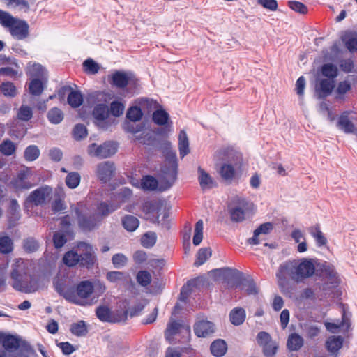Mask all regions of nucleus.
<instances>
[{
  "label": "nucleus",
  "mask_w": 357,
  "mask_h": 357,
  "mask_svg": "<svg viewBox=\"0 0 357 357\" xmlns=\"http://www.w3.org/2000/svg\"><path fill=\"white\" fill-rule=\"evenodd\" d=\"M162 151L165 158V165L161 169L162 178L158 182L153 176H144L142 180V187L144 190H155L158 187L160 191H165L169 189L176 179L177 159L175 152L172 150L169 142L162 144Z\"/></svg>",
  "instance_id": "f257e3e1"
},
{
  "label": "nucleus",
  "mask_w": 357,
  "mask_h": 357,
  "mask_svg": "<svg viewBox=\"0 0 357 357\" xmlns=\"http://www.w3.org/2000/svg\"><path fill=\"white\" fill-rule=\"evenodd\" d=\"M118 208L119 204H107L105 202H100L90 209L83 202L70 206L72 213L76 215L79 227L86 231L96 229L106 216Z\"/></svg>",
  "instance_id": "f03ea898"
},
{
  "label": "nucleus",
  "mask_w": 357,
  "mask_h": 357,
  "mask_svg": "<svg viewBox=\"0 0 357 357\" xmlns=\"http://www.w3.org/2000/svg\"><path fill=\"white\" fill-rule=\"evenodd\" d=\"M314 271L315 265L312 259L302 258L287 261L280 266L276 273L278 285L284 289L287 284V276L297 283L301 282L312 277Z\"/></svg>",
  "instance_id": "7ed1b4c3"
},
{
  "label": "nucleus",
  "mask_w": 357,
  "mask_h": 357,
  "mask_svg": "<svg viewBox=\"0 0 357 357\" xmlns=\"http://www.w3.org/2000/svg\"><path fill=\"white\" fill-rule=\"evenodd\" d=\"M10 285L15 290L24 293H33L40 287L38 278L30 273L29 264L22 259H15L10 271Z\"/></svg>",
  "instance_id": "20e7f679"
},
{
  "label": "nucleus",
  "mask_w": 357,
  "mask_h": 357,
  "mask_svg": "<svg viewBox=\"0 0 357 357\" xmlns=\"http://www.w3.org/2000/svg\"><path fill=\"white\" fill-rule=\"evenodd\" d=\"M106 289L105 284L100 280H83L77 284L75 291L72 289L71 295L66 296V301L81 306H91L98 302Z\"/></svg>",
  "instance_id": "39448f33"
},
{
  "label": "nucleus",
  "mask_w": 357,
  "mask_h": 357,
  "mask_svg": "<svg viewBox=\"0 0 357 357\" xmlns=\"http://www.w3.org/2000/svg\"><path fill=\"white\" fill-rule=\"evenodd\" d=\"M128 301H122L118 304V309L113 314L105 306H100L96 309V313L98 318L102 321L120 322L124 321L128 317Z\"/></svg>",
  "instance_id": "423d86ee"
},
{
  "label": "nucleus",
  "mask_w": 357,
  "mask_h": 357,
  "mask_svg": "<svg viewBox=\"0 0 357 357\" xmlns=\"http://www.w3.org/2000/svg\"><path fill=\"white\" fill-rule=\"evenodd\" d=\"M248 202L243 198L239 197H233L228 204V211L231 221L241 222L245 219V209Z\"/></svg>",
  "instance_id": "0eeeda50"
},
{
  "label": "nucleus",
  "mask_w": 357,
  "mask_h": 357,
  "mask_svg": "<svg viewBox=\"0 0 357 357\" xmlns=\"http://www.w3.org/2000/svg\"><path fill=\"white\" fill-rule=\"evenodd\" d=\"M116 145L112 142H107L101 145L93 143L88 146V153L93 157L107 158L116 152Z\"/></svg>",
  "instance_id": "6e6552de"
},
{
  "label": "nucleus",
  "mask_w": 357,
  "mask_h": 357,
  "mask_svg": "<svg viewBox=\"0 0 357 357\" xmlns=\"http://www.w3.org/2000/svg\"><path fill=\"white\" fill-rule=\"evenodd\" d=\"M92 114L96 125L103 130H107L114 122V119L109 118V109L105 104L97 105Z\"/></svg>",
  "instance_id": "1a4fd4ad"
},
{
  "label": "nucleus",
  "mask_w": 357,
  "mask_h": 357,
  "mask_svg": "<svg viewBox=\"0 0 357 357\" xmlns=\"http://www.w3.org/2000/svg\"><path fill=\"white\" fill-rule=\"evenodd\" d=\"M52 192V189L50 186L45 185L40 187L30 193L27 197L25 206L28 207L29 204L34 206H41L49 200Z\"/></svg>",
  "instance_id": "9d476101"
},
{
  "label": "nucleus",
  "mask_w": 357,
  "mask_h": 357,
  "mask_svg": "<svg viewBox=\"0 0 357 357\" xmlns=\"http://www.w3.org/2000/svg\"><path fill=\"white\" fill-rule=\"evenodd\" d=\"M76 248L79 258V265L88 268H91L96 262V256L91 245L80 242Z\"/></svg>",
  "instance_id": "9b49d317"
},
{
  "label": "nucleus",
  "mask_w": 357,
  "mask_h": 357,
  "mask_svg": "<svg viewBox=\"0 0 357 357\" xmlns=\"http://www.w3.org/2000/svg\"><path fill=\"white\" fill-rule=\"evenodd\" d=\"M31 171L29 168L25 167L20 170L17 176L13 180L12 185L17 190H26L32 187V183L29 181L31 176Z\"/></svg>",
  "instance_id": "f8f14e48"
},
{
  "label": "nucleus",
  "mask_w": 357,
  "mask_h": 357,
  "mask_svg": "<svg viewBox=\"0 0 357 357\" xmlns=\"http://www.w3.org/2000/svg\"><path fill=\"white\" fill-rule=\"evenodd\" d=\"M29 24L26 21L17 18L13 24L10 26V34L17 40L26 38L29 35Z\"/></svg>",
  "instance_id": "ddd939ff"
},
{
  "label": "nucleus",
  "mask_w": 357,
  "mask_h": 357,
  "mask_svg": "<svg viewBox=\"0 0 357 357\" xmlns=\"http://www.w3.org/2000/svg\"><path fill=\"white\" fill-rule=\"evenodd\" d=\"M335 88V81L331 79H321L315 85V93L318 98L322 99L331 94Z\"/></svg>",
  "instance_id": "4468645a"
},
{
  "label": "nucleus",
  "mask_w": 357,
  "mask_h": 357,
  "mask_svg": "<svg viewBox=\"0 0 357 357\" xmlns=\"http://www.w3.org/2000/svg\"><path fill=\"white\" fill-rule=\"evenodd\" d=\"M114 169L115 168L113 162L105 161L98 165L96 174L100 181L106 183L113 176Z\"/></svg>",
  "instance_id": "2eb2a0df"
},
{
  "label": "nucleus",
  "mask_w": 357,
  "mask_h": 357,
  "mask_svg": "<svg viewBox=\"0 0 357 357\" xmlns=\"http://www.w3.org/2000/svg\"><path fill=\"white\" fill-rule=\"evenodd\" d=\"M195 333L199 337H206L215 332V325L211 321L201 320L194 326Z\"/></svg>",
  "instance_id": "dca6fc26"
},
{
  "label": "nucleus",
  "mask_w": 357,
  "mask_h": 357,
  "mask_svg": "<svg viewBox=\"0 0 357 357\" xmlns=\"http://www.w3.org/2000/svg\"><path fill=\"white\" fill-rule=\"evenodd\" d=\"M210 274L215 280H222L228 282L229 280L234 278L240 272L230 268H224L212 271Z\"/></svg>",
  "instance_id": "f3484780"
},
{
  "label": "nucleus",
  "mask_w": 357,
  "mask_h": 357,
  "mask_svg": "<svg viewBox=\"0 0 357 357\" xmlns=\"http://www.w3.org/2000/svg\"><path fill=\"white\" fill-rule=\"evenodd\" d=\"M47 77H35L31 78L29 83V91L35 96H38L42 94L44 88L47 84Z\"/></svg>",
  "instance_id": "a211bd4d"
},
{
  "label": "nucleus",
  "mask_w": 357,
  "mask_h": 357,
  "mask_svg": "<svg viewBox=\"0 0 357 357\" xmlns=\"http://www.w3.org/2000/svg\"><path fill=\"white\" fill-rule=\"evenodd\" d=\"M354 114L348 112H344L339 119L338 126L346 132H352L354 130Z\"/></svg>",
  "instance_id": "6ab92c4d"
},
{
  "label": "nucleus",
  "mask_w": 357,
  "mask_h": 357,
  "mask_svg": "<svg viewBox=\"0 0 357 357\" xmlns=\"http://www.w3.org/2000/svg\"><path fill=\"white\" fill-rule=\"evenodd\" d=\"M132 80V75L125 72L116 71L112 75L113 84L121 89L125 88Z\"/></svg>",
  "instance_id": "aec40b11"
},
{
  "label": "nucleus",
  "mask_w": 357,
  "mask_h": 357,
  "mask_svg": "<svg viewBox=\"0 0 357 357\" xmlns=\"http://www.w3.org/2000/svg\"><path fill=\"white\" fill-rule=\"evenodd\" d=\"M204 282L203 278H197L190 280L184 285L181 291L179 300L185 302L192 291V288L197 287L200 282Z\"/></svg>",
  "instance_id": "412c9836"
},
{
  "label": "nucleus",
  "mask_w": 357,
  "mask_h": 357,
  "mask_svg": "<svg viewBox=\"0 0 357 357\" xmlns=\"http://www.w3.org/2000/svg\"><path fill=\"white\" fill-rule=\"evenodd\" d=\"M273 229V225L271 222H266L261 225L254 231L252 238L248 239V243L252 245H257L259 243L258 238L260 234H267Z\"/></svg>",
  "instance_id": "4be33fe9"
},
{
  "label": "nucleus",
  "mask_w": 357,
  "mask_h": 357,
  "mask_svg": "<svg viewBox=\"0 0 357 357\" xmlns=\"http://www.w3.org/2000/svg\"><path fill=\"white\" fill-rule=\"evenodd\" d=\"M229 319L232 324L239 326L242 324L245 319V311L242 307H236L231 311Z\"/></svg>",
  "instance_id": "5701e85b"
},
{
  "label": "nucleus",
  "mask_w": 357,
  "mask_h": 357,
  "mask_svg": "<svg viewBox=\"0 0 357 357\" xmlns=\"http://www.w3.org/2000/svg\"><path fill=\"white\" fill-rule=\"evenodd\" d=\"M343 339L341 336H331L327 340L326 346L331 354H335L341 349Z\"/></svg>",
  "instance_id": "b1692460"
},
{
  "label": "nucleus",
  "mask_w": 357,
  "mask_h": 357,
  "mask_svg": "<svg viewBox=\"0 0 357 357\" xmlns=\"http://www.w3.org/2000/svg\"><path fill=\"white\" fill-rule=\"evenodd\" d=\"M351 90V84L347 82H340L334 90V98L337 101H342L345 98L346 93Z\"/></svg>",
  "instance_id": "393cba45"
},
{
  "label": "nucleus",
  "mask_w": 357,
  "mask_h": 357,
  "mask_svg": "<svg viewBox=\"0 0 357 357\" xmlns=\"http://www.w3.org/2000/svg\"><path fill=\"white\" fill-rule=\"evenodd\" d=\"M199 181L202 189L211 188L215 186V183L210 175L201 167L198 168Z\"/></svg>",
  "instance_id": "a878e982"
},
{
  "label": "nucleus",
  "mask_w": 357,
  "mask_h": 357,
  "mask_svg": "<svg viewBox=\"0 0 357 357\" xmlns=\"http://www.w3.org/2000/svg\"><path fill=\"white\" fill-rule=\"evenodd\" d=\"M219 174L225 181L231 183L236 175V171L232 165L224 164L222 165Z\"/></svg>",
  "instance_id": "bb28decb"
},
{
  "label": "nucleus",
  "mask_w": 357,
  "mask_h": 357,
  "mask_svg": "<svg viewBox=\"0 0 357 357\" xmlns=\"http://www.w3.org/2000/svg\"><path fill=\"white\" fill-rule=\"evenodd\" d=\"M303 345V339L296 333L291 334L287 340V346L291 351H298Z\"/></svg>",
  "instance_id": "cd10ccee"
},
{
  "label": "nucleus",
  "mask_w": 357,
  "mask_h": 357,
  "mask_svg": "<svg viewBox=\"0 0 357 357\" xmlns=\"http://www.w3.org/2000/svg\"><path fill=\"white\" fill-rule=\"evenodd\" d=\"M178 149L181 156L183 158L190 152L189 141L184 130H181L178 135Z\"/></svg>",
  "instance_id": "c85d7f7f"
},
{
  "label": "nucleus",
  "mask_w": 357,
  "mask_h": 357,
  "mask_svg": "<svg viewBox=\"0 0 357 357\" xmlns=\"http://www.w3.org/2000/svg\"><path fill=\"white\" fill-rule=\"evenodd\" d=\"M342 40L350 52L357 51V33L349 32L342 36Z\"/></svg>",
  "instance_id": "c756f323"
},
{
  "label": "nucleus",
  "mask_w": 357,
  "mask_h": 357,
  "mask_svg": "<svg viewBox=\"0 0 357 357\" xmlns=\"http://www.w3.org/2000/svg\"><path fill=\"white\" fill-rule=\"evenodd\" d=\"M0 342L6 350L15 349L19 346L18 340L13 335H5L0 333Z\"/></svg>",
  "instance_id": "7c9ffc66"
},
{
  "label": "nucleus",
  "mask_w": 357,
  "mask_h": 357,
  "mask_svg": "<svg viewBox=\"0 0 357 357\" xmlns=\"http://www.w3.org/2000/svg\"><path fill=\"white\" fill-rule=\"evenodd\" d=\"M13 250V241L8 236L3 234H0V253L8 254Z\"/></svg>",
  "instance_id": "2f4dec72"
},
{
  "label": "nucleus",
  "mask_w": 357,
  "mask_h": 357,
  "mask_svg": "<svg viewBox=\"0 0 357 357\" xmlns=\"http://www.w3.org/2000/svg\"><path fill=\"white\" fill-rule=\"evenodd\" d=\"M227 347L225 342L222 340L214 341L211 345V351L213 355L220 357L227 351Z\"/></svg>",
  "instance_id": "473e14b6"
},
{
  "label": "nucleus",
  "mask_w": 357,
  "mask_h": 357,
  "mask_svg": "<svg viewBox=\"0 0 357 357\" xmlns=\"http://www.w3.org/2000/svg\"><path fill=\"white\" fill-rule=\"evenodd\" d=\"M139 223V220L133 215H128L122 218V225L128 231H135L138 227Z\"/></svg>",
  "instance_id": "72a5a7b5"
},
{
  "label": "nucleus",
  "mask_w": 357,
  "mask_h": 357,
  "mask_svg": "<svg viewBox=\"0 0 357 357\" xmlns=\"http://www.w3.org/2000/svg\"><path fill=\"white\" fill-rule=\"evenodd\" d=\"M16 149V144L10 139L3 140L0 144V152L6 156L15 154Z\"/></svg>",
  "instance_id": "f704fd0d"
},
{
  "label": "nucleus",
  "mask_w": 357,
  "mask_h": 357,
  "mask_svg": "<svg viewBox=\"0 0 357 357\" xmlns=\"http://www.w3.org/2000/svg\"><path fill=\"white\" fill-rule=\"evenodd\" d=\"M32 117V108L26 105H22L17 112V118L21 121H28Z\"/></svg>",
  "instance_id": "c9c22d12"
},
{
  "label": "nucleus",
  "mask_w": 357,
  "mask_h": 357,
  "mask_svg": "<svg viewBox=\"0 0 357 357\" xmlns=\"http://www.w3.org/2000/svg\"><path fill=\"white\" fill-rule=\"evenodd\" d=\"M68 104L74 108L79 107L83 102V97L79 91H72L68 96Z\"/></svg>",
  "instance_id": "e433bc0d"
},
{
  "label": "nucleus",
  "mask_w": 357,
  "mask_h": 357,
  "mask_svg": "<svg viewBox=\"0 0 357 357\" xmlns=\"http://www.w3.org/2000/svg\"><path fill=\"white\" fill-rule=\"evenodd\" d=\"M322 75L327 77L326 79H333L337 75V68L332 63L324 64L321 67Z\"/></svg>",
  "instance_id": "4c0bfd02"
},
{
  "label": "nucleus",
  "mask_w": 357,
  "mask_h": 357,
  "mask_svg": "<svg viewBox=\"0 0 357 357\" xmlns=\"http://www.w3.org/2000/svg\"><path fill=\"white\" fill-rule=\"evenodd\" d=\"M80 180V174L78 172H73L68 173L65 179V183L69 188L74 189L79 185Z\"/></svg>",
  "instance_id": "58836bf2"
},
{
  "label": "nucleus",
  "mask_w": 357,
  "mask_h": 357,
  "mask_svg": "<svg viewBox=\"0 0 357 357\" xmlns=\"http://www.w3.org/2000/svg\"><path fill=\"white\" fill-rule=\"evenodd\" d=\"M212 255L210 248H204L199 250L197 255V259L195 266H199L202 265Z\"/></svg>",
  "instance_id": "ea45409f"
},
{
  "label": "nucleus",
  "mask_w": 357,
  "mask_h": 357,
  "mask_svg": "<svg viewBox=\"0 0 357 357\" xmlns=\"http://www.w3.org/2000/svg\"><path fill=\"white\" fill-rule=\"evenodd\" d=\"M162 203L158 201H147L143 205V211L148 213H158L162 209Z\"/></svg>",
  "instance_id": "a19ab883"
},
{
  "label": "nucleus",
  "mask_w": 357,
  "mask_h": 357,
  "mask_svg": "<svg viewBox=\"0 0 357 357\" xmlns=\"http://www.w3.org/2000/svg\"><path fill=\"white\" fill-rule=\"evenodd\" d=\"M65 264L68 266H74L79 264V258L77 250L75 251H68L63 258Z\"/></svg>",
  "instance_id": "79ce46f5"
},
{
  "label": "nucleus",
  "mask_w": 357,
  "mask_h": 357,
  "mask_svg": "<svg viewBox=\"0 0 357 357\" xmlns=\"http://www.w3.org/2000/svg\"><path fill=\"white\" fill-rule=\"evenodd\" d=\"M47 118L51 123L57 124L63 120V114L60 109L54 107L48 112Z\"/></svg>",
  "instance_id": "37998d69"
},
{
  "label": "nucleus",
  "mask_w": 357,
  "mask_h": 357,
  "mask_svg": "<svg viewBox=\"0 0 357 357\" xmlns=\"http://www.w3.org/2000/svg\"><path fill=\"white\" fill-rule=\"evenodd\" d=\"M40 155V150L38 146L31 145L26 147L24 153V157L27 161H33Z\"/></svg>",
  "instance_id": "c03bdc74"
},
{
  "label": "nucleus",
  "mask_w": 357,
  "mask_h": 357,
  "mask_svg": "<svg viewBox=\"0 0 357 357\" xmlns=\"http://www.w3.org/2000/svg\"><path fill=\"white\" fill-rule=\"evenodd\" d=\"M169 114L165 110L158 109L153 114V120L158 125H165L167 123Z\"/></svg>",
  "instance_id": "a18cd8bd"
},
{
  "label": "nucleus",
  "mask_w": 357,
  "mask_h": 357,
  "mask_svg": "<svg viewBox=\"0 0 357 357\" xmlns=\"http://www.w3.org/2000/svg\"><path fill=\"white\" fill-rule=\"evenodd\" d=\"M127 278V275L121 271H109L106 274V279L112 283H118L125 281Z\"/></svg>",
  "instance_id": "49530a36"
},
{
  "label": "nucleus",
  "mask_w": 357,
  "mask_h": 357,
  "mask_svg": "<svg viewBox=\"0 0 357 357\" xmlns=\"http://www.w3.org/2000/svg\"><path fill=\"white\" fill-rule=\"evenodd\" d=\"M27 73L32 77H47L45 76V70L41 65L33 64L28 67Z\"/></svg>",
  "instance_id": "de8ad7c7"
},
{
  "label": "nucleus",
  "mask_w": 357,
  "mask_h": 357,
  "mask_svg": "<svg viewBox=\"0 0 357 357\" xmlns=\"http://www.w3.org/2000/svg\"><path fill=\"white\" fill-rule=\"evenodd\" d=\"M139 107L144 112L149 113L157 107V102L148 98H142L138 101Z\"/></svg>",
  "instance_id": "09e8293b"
},
{
  "label": "nucleus",
  "mask_w": 357,
  "mask_h": 357,
  "mask_svg": "<svg viewBox=\"0 0 357 357\" xmlns=\"http://www.w3.org/2000/svg\"><path fill=\"white\" fill-rule=\"evenodd\" d=\"M17 18L12 16L9 13L0 10V24L6 28H10Z\"/></svg>",
  "instance_id": "8fccbe9b"
},
{
  "label": "nucleus",
  "mask_w": 357,
  "mask_h": 357,
  "mask_svg": "<svg viewBox=\"0 0 357 357\" xmlns=\"http://www.w3.org/2000/svg\"><path fill=\"white\" fill-rule=\"evenodd\" d=\"M143 115V112L137 106L130 107L126 114V117L131 121L135 122L139 121Z\"/></svg>",
  "instance_id": "3c124183"
},
{
  "label": "nucleus",
  "mask_w": 357,
  "mask_h": 357,
  "mask_svg": "<svg viewBox=\"0 0 357 357\" xmlns=\"http://www.w3.org/2000/svg\"><path fill=\"white\" fill-rule=\"evenodd\" d=\"M70 331L77 336H83L87 333V329L84 321H80L71 325Z\"/></svg>",
  "instance_id": "603ef678"
},
{
  "label": "nucleus",
  "mask_w": 357,
  "mask_h": 357,
  "mask_svg": "<svg viewBox=\"0 0 357 357\" xmlns=\"http://www.w3.org/2000/svg\"><path fill=\"white\" fill-rule=\"evenodd\" d=\"M203 238V222L199 220L195 225V234L193 236V244L198 245Z\"/></svg>",
  "instance_id": "864d4df0"
},
{
  "label": "nucleus",
  "mask_w": 357,
  "mask_h": 357,
  "mask_svg": "<svg viewBox=\"0 0 357 357\" xmlns=\"http://www.w3.org/2000/svg\"><path fill=\"white\" fill-rule=\"evenodd\" d=\"M1 92L6 96L14 97L17 94V89L15 85L10 82H3L0 86Z\"/></svg>",
  "instance_id": "5fc2aeb1"
},
{
  "label": "nucleus",
  "mask_w": 357,
  "mask_h": 357,
  "mask_svg": "<svg viewBox=\"0 0 357 357\" xmlns=\"http://www.w3.org/2000/svg\"><path fill=\"white\" fill-rule=\"evenodd\" d=\"M156 241L155 234L153 232H148L144 234L142 238V245L145 248H151L154 245Z\"/></svg>",
  "instance_id": "6e6d98bb"
},
{
  "label": "nucleus",
  "mask_w": 357,
  "mask_h": 357,
  "mask_svg": "<svg viewBox=\"0 0 357 357\" xmlns=\"http://www.w3.org/2000/svg\"><path fill=\"white\" fill-rule=\"evenodd\" d=\"M181 327V324L176 321L170 322L165 331V336L166 338L169 340L172 338V337L176 333H178L180 328Z\"/></svg>",
  "instance_id": "4d7b16f0"
},
{
  "label": "nucleus",
  "mask_w": 357,
  "mask_h": 357,
  "mask_svg": "<svg viewBox=\"0 0 357 357\" xmlns=\"http://www.w3.org/2000/svg\"><path fill=\"white\" fill-rule=\"evenodd\" d=\"M137 281L140 285L146 287L151 282V275L146 271H140L137 275Z\"/></svg>",
  "instance_id": "13d9d810"
},
{
  "label": "nucleus",
  "mask_w": 357,
  "mask_h": 357,
  "mask_svg": "<svg viewBox=\"0 0 357 357\" xmlns=\"http://www.w3.org/2000/svg\"><path fill=\"white\" fill-rule=\"evenodd\" d=\"M277 349L278 344L273 340L262 347L263 354L266 357H273L277 352Z\"/></svg>",
  "instance_id": "bf43d9fd"
},
{
  "label": "nucleus",
  "mask_w": 357,
  "mask_h": 357,
  "mask_svg": "<svg viewBox=\"0 0 357 357\" xmlns=\"http://www.w3.org/2000/svg\"><path fill=\"white\" fill-rule=\"evenodd\" d=\"M56 291L66 300L67 295H71L72 289H68L59 279L54 282Z\"/></svg>",
  "instance_id": "052dcab7"
},
{
  "label": "nucleus",
  "mask_w": 357,
  "mask_h": 357,
  "mask_svg": "<svg viewBox=\"0 0 357 357\" xmlns=\"http://www.w3.org/2000/svg\"><path fill=\"white\" fill-rule=\"evenodd\" d=\"M84 70L87 73L96 74L99 70V65L93 59H88L83 63Z\"/></svg>",
  "instance_id": "680f3d73"
},
{
  "label": "nucleus",
  "mask_w": 357,
  "mask_h": 357,
  "mask_svg": "<svg viewBox=\"0 0 357 357\" xmlns=\"http://www.w3.org/2000/svg\"><path fill=\"white\" fill-rule=\"evenodd\" d=\"M73 137L77 140H80L87 135V130L82 124H77L73 130Z\"/></svg>",
  "instance_id": "e2e57ef3"
},
{
  "label": "nucleus",
  "mask_w": 357,
  "mask_h": 357,
  "mask_svg": "<svg viewBox=\"0 0 357 357\" xmlns=\"http://www.w3.org/2000/svg\"><path fill=\"white\" fill-rule=\"evenodd\" d=\"M24 248L28 252H33L38 250V243L33 238H28L24 241Z\"/></svg>",
  "instance_id": "0e129e2a"
},
{
  "label": "nucleus",
  "mask_w": 357,
  "mask_h": 357,
  "mask_svg": "<svg viewBox=\"0 0 357 357\" xmlns=\"http://www.w3.org/2000/svg\"><path fill=\"white\" fill-rule=\"evenodd\" d=\"M123 110H124V105L122 103H121L118 101H113L111 103L110 112H111V114L114 116H115V117L120 116L123 114Z\"/></svg>",
  "instance_id": "69168bd1"
},
{
  "label": "nucleus",
  "mask_w": 357,
  "mask_h": 357,
  "mask_svg": "<svg viewBox=\"0 0 357 357\" xmlns=\"http://www.w3.org/2000/svg\"><path fill=\"white\" fill-rule=\"evenodd\" d=\"M66 241V237L63 233L56 231L54 234L53 242L55 248H60L63 247Z\"/></svg>",
  "instance_id": "338daca9"
},
{
  "label": "nucleus",
  "mask_w": 357,
  "mask_h": 357,
  "mask_svg": "<svg viewBox=\"0 0 357 357\" xmlns=\"http://www.w3.org/2000/svg\"><path fill=\"white\" fill-rule=\"evenodd\" d=\"M112 261L114 267L120 268L126 264L128 259L123 254H116L112 257Z\"/></svg>",
  "instance_id": "774afa93"
}]
</instances>
